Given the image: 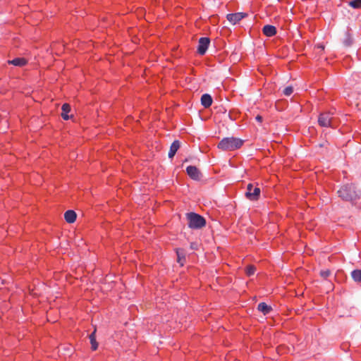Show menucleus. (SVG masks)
Returning a JSON list of instances; mask_svg holds the SVG:
<instances>
[{"label":"nucleus","mask_w":361,"mask_h":361,"mask_svg":"<svg viewBox=\"0 0 361 361\" xmlns=\"http://www.w3.org/2000/svg\"><path fill=\"white\" fill-rule=\"evenodd\" d=\"M338 196L343 201L354 203L361 197V192L353 184L342 185L337 191Z\"/></svg>","instance_id":"f257e3e1"},{"label":"nucleus","mask_w":361,"mask_h":361,"mask_svg":"<svg viewBox=\"0 0 361 361\" xmlns=\"http://www.w3.org/2000/svg\"><path fill=\"white\" fill-rule=\"evenodd\" d=\"M243 145V140L234 137L223 138L218 144L217 147L223 151H233L238 149Z\"/></svg>","instance_id":"f03ea898"},{"label":"nucleus","mask_w":361,"mask_h":361,"mask_svg":"<svg viewBox=\"0 0 361 361\" xmlns=\"http://www.w3.org/2000/svg\"><path fill=\"white\" fill-rule=\"evenodd\" d=\"M188 226L192 229H200L206 225V220L201 215L190 212L187 214Z\"/></svg>","instance_id":"7ed1b4c3"},{"label":"nucleus","mask_w":361,"mask_h":361,"mask_svg":"<svg viewBox=\"0 0 361 361\" xmlns=\"http://www.w3.org/2000/svg\"><path fill=\"white\" fill-rule=\"evenodd\" d=\"M333 119V113L326 111L319 114L318 118V123L319 125L322 127H332Z\"/></svg>","instance_id":"20e7f679"},{"label":"nucleus","mask_w":361,"mask_h":361,"mask_svg":"<svg viewBox=\"0 0 361 361\" xmlns=\"http://www.w3.org/2000/svg\"><path fill=\"white\" fill-rule=\"evenodd\" d=\"M260 188L257 186H254L252 183H249L247 186L245 192V197L251 201H256L259 198Z\"/></svg>","instance_id":"39448f33"},{"label":"nucleus","mask_w":361,"mask_h":361,"mask_svg":"<svg viewBox=\"0 0 361 361\" xmlns=\"http://www.w3.org/2000/svg\"><path fill=\"white\" fill-rule=\"evenodd\" d=\"M210 44V39L209 37H200L198 42L197 52L200 55H204Z\"/></svg>","instance_id":"423d86ee"},{"label":"nucleus","mask_w":361,"mask_h":361,"mask_svg":"<svg viewBox=\"0 0 361 361\" xmlns=\"http://www.w3.org/2000/svg\"><path fill=\"white\" fill-rule=\"evenodd\" d=\"M247 16V13L238 12L235 13H229L226 16V19L232 24L235 25L239 23L242 19Z\"/></svg>","instance_id":"0eeeda50"},{"label":"nucleus","mask_w":361,"mask_h":361,"mask_svg":"<svg viewBox=\"0 0 361 361\" xmlns=\"http://www.w3.org/2000/svg\"><path fill=\"white\" fill-rule=\"evenodd\" d=\"M186 172L192 179L195 180H199L200 179L201 173L196 166H188L186 168Z\"/></svg>","instance_id":"6e6552de"},{"label":"nucleus","mask_w":361,"mask_h":361,"mask_svg":"<svg viewBox=\"0 0 361 361\" xmlns=\"http://www.w3.org/2000/svg\"><path fill=\"white\" fill-rule=\"evenodd\" d=\"M263 34L267 37H273L276 34V28L274 25H266L262 29Z\"/></svg>","instance_id":"1a4fd4ad"},{"label":"nucleus","mask_w":361,"mask_h":361,"mask_svg":"<svg viewBox=\"0 0 361 361\" xmlns=\"http://www.w3.org/2000/svg\"><path fill=\"white\" fill-rule=\"evenodd\" d=\"M212 97L209 94H204L201 97V104L204 108H209L212 104Z\"/></svg>","instance_id":"9d476101"},{"label":"nucleus","mask_w":361,"mask_h":361,"mask_svg":"<svg viewBox=\"0 0 361 361\" xmlns=\"http://www.w3.org/2000/svg\"><path fill=\"white\" fill-rule=\"evenodd\" d=\"M179 147H180L179 141L174 140L170 147V149H169V154H168V156L170 159H172L174 157V155L177 152Z\"/></svg>","instance_id":"9b49d317"},{"label":"nucleus","mask_w":361,"mask_h":361,"mask_svg":"<svg viewBox=\"0 0 361 361\" xmlns=\"http://www.w3.org/2000/svg\"><path fill=\"white\" fill-rule=\"evenodd\" d=\"M76 217V213L73 210H68L64 214V219L69 224L75 222Z\"/></svg>","instance_id":"f8f14e48"},{"label":"nucleus","mask_w":361,"mask_h":361,"mask_svg":"<svg viewBox=\"0 0 361 361\" xmlns=\"http://www.w3.org/2000/svg\"><path fill=\"white\" fill-rule=\"evenodd\" d=\"M257 310L263 313V314L266 315L272 310V308L270 305H268L265 302H260L257 306Z\"/></svg>","instance_id":"ddd939ff"},{"label":"nucleus","mask_w":361,"mask_h":361,"mask_svg":"<svg viewBox=\"0 0 361 361\" xmlns=\"http://www.w3.org/2000/svg\"><path fill=\"white\" fill-rule=\"evenodd\" d=\"M61 117L64 120H68L70 118V116L68 115L69 111H71V106L68 104H63L61 107Z\"/></svg>","instance_id":"4468645a"},{"label":"nucleus","mask_w":361,"mask_h":361,"mask_svg":"<svg viewBox=\"0 0 361 361\" xmlns=\"http://www.w3.org/2000/svg\"><path fill=\"white\" fill-rule=\"evenodd\" d=\"M96 329L89 336L90 341L91 343V348L92 350H96L98 348V343L96 341Z\"/></svg>","instance_id":"2eb2a0df"},{"label":"nucleus","mask_w":361,"mask_h":361,"mask_svg":"<svg viewBox=\"0 0 361 361\" xmlns=\"http://www.w3.org/2000/svg\"><path fill=\"white\" fill-rule=\"evenodd\" d=\"M8 63L16 66H23L27 63V61L24 58H16L11 61H8Z\"/></svg>","instance_id":"dca6fc26"},{"label":"nucleus","mask_w":361,"mask_h":361,"mask_svg":"<svg viewBox=\"0 0 361 361\" xmlns=\"http://www.w3.org/2000/svg\"><path fill=\"white\" fill-rule=\"evenodd\" d=\"M353 40L351 35L350 34V32L348 31H347L345 34V37H344V39L343 41V44L345 47H350L353 44Z\"/></svg>","instance_id":"f3484780"},{"label":"nucleus","mask_w":361,"mask_h":361,"mask_svg":"<svg viewBox=\"0 0 361 361\" xmlns=\"http://www.w3.org/2000/svg\"><path fill=\"white\" fill-rule=\"evenodd\" d=\"M351 277L355 282H361V269L353 270L351 272Z\"/></svg>","instance_id":"a211bd4d"},{"label":"nucleus","mask_w":361,"mask_h":361,"mask_svg":"<svg viewBox=\"0 0 361 361\" xmlns=\"http://www.w3.org/2000/svg\"><path fill=\"white\" fill-rule=\"evenodd\" d=\"M176 254H177V257H178V262L180 263L183 266V262L185 260L183 250V249H177Z\"/></svg>","instance_id":"6ab92c4d"},{"label":"nucleus","mask_w":361,"mask_h":361,"mask_svg":"<svg viewBox=\"0 0 361 361\" xmlns=\"http://www.w3.org/2000/svg\"><path fill=\"white\" fill-rule=\"evenodd\" d=\"M349 6L353 7V8H361V0H352L349 2Z\"/></svg>","instance_id":"aec40b11"},{"label":"nucleus","mask_w":361,"mask_h":361,"mask_svg":"<svg viewBox=\"0 0 361 361\" xmlns=\"http://www.w3.org/2000/svg\"><path fill=\"white\" fill-rule=\"evenodd\" d=\"M293 92V87L292 86L286 87L283 93L286 96H290Z\"/></svg>","instance_id":"412c9836"},{"label":"nucleus","mask_w":361,"mask_h":361,"mask_svg":"<svg viewBox=\"0 0 361 361\" xmlns=\"http://www.w3.org/2000/svg\"><path fill=\"white\" fill-rule=\"evenodd\" d=\"M255 272V267L253 266L248 267L246 270V273L248 276L253 275Z\"/></svg>","instance_id":"4be33fe9"},{"label":"nucleus","mask_w":361,"mask_h":361,"mask_svg":"<svg viewBox=\"0 0 361 361\" xmlns=\"http://www.w3.org/2000/svg\"><path fill=\"white\" fill-rule=\"evenodd\" d=\"M331 272L328 269H326V270H322L320 271V275L322 277H323L324 279H327L328 276L330 275Z\"/></svg>","instance_id":"5701e85b"},{"label":"nucleus","mask_w":361,"mask_h":361,"mask_svg":"<svg viewBox=\"0 0 361 361\" xmlns=\"http://www.w3.org/2000/svg\"><path fill=\"white\" fill-rule=\"evenodd\" d=\"M255 120L259 122V123H262V121H263V118L262 117L260 116V115H257L256 117H255Z\"/></svg>","instance_id":"b1692460"},{"label":"nucleus","mask_w":361,"mask_h":361,"mask_svg":"<svg viewBox=\"0 0 361 361\" xmlns=\"http://www.w3.org/2000/svg\"><path fill=\"white\" fill-rule=\"evenodd\" d=\"M318 47L321 48L322 49H324V48L323 45L319 46Z\"/></svg>","instance_id":"393cba45"}]
</instances>
